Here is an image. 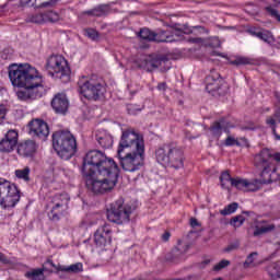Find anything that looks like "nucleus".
Instances as JSON below:
<instances>
[{"instance_id": "obj_1", "label": "nucleus", "mask_w": 280, "mask_h": 280, "mask_svg": "<svg viewBox=\"0 0 280 280\" xmlns=\"http://www.w3.org/2000/svg\"><path fill=\"white\" fill-rule=\"evenodd\" d=\"M9 80L14 89H23L16 92L21 102L34 100L36 95V73L30 63H11L9 66Z\"/></svg>"}, {"instance_id": "obj_2", "label": "nucleus", "mask_w": 280, "mask_h": 280, "mask_svg": "<svg viewBox=\"0 0 280 280\" xmlns=\"http://www.w3.org/2000/svg\"><path fill=\"white\" fill-rule=\"evenodd\" d=\"M115 170H119V166L115 162V160L106 156V153L100 150H91L89 151L84 159L82 165V175L89 174H106V172H112Z\"/></svg>"}, {"instance_id": "obj_3", "label": "nucleus", "mask_w": 280, "mask_h": 280, "mask_svg": "<svg viewBox=\"0 0 280 280\" xmlns=\"http://www.w3.org/2000/svg\"><path fill=\"white\" fill-rule=\"evenodd\" d=\"M103 178L95 177V173L83 175L85 179V187L95 196H104L108 191L115 189L119 180V168L114 171H106L105 174H98Z\"/></svg>"}, {"instance_id": "obj_4", "label": "nucleus", "mask_w": 280, "mask_h": 280, "mask_svg": "<svg viewBox=\"0 0 280 280\" xmlns=\"http://www.w3.org/2000/svg\"><path fill=\"white\" fill-rule=\"evenodd\" d=\"M155 159L160 165H170L174 170L185 167V151L176 142L164 143L155 150Z\"/></svg>"}, {"instance_id": "obj_5", "label": "nucleus", "mask_w": 280, "mask_h": 280, "mask_svg": "<svg viewBox=\"0 0 280 280\" xmlns=\"http://www.w3.org/2000/svg\"><path fill=\"white\" fill-rule=\"evenodd\" d=\"M52 148L63 161H69L78 152V140L69 130H57L51 136Z\"/></svg>"}, {"instance_id": "obj_6", "label": "nucleus", "mask_w": 280, "mask_h": 280, "mask_svg": "<svg viewBox=\"0 0 280 280\" xmlns=\"http://www.w3.org/2000/svg\"><path fill=\"white\" fill-rule=\"evenodd\" d=\"M78 92L85 100L91 102H104L106 100V83L102 82L97 77L82 75L77 83Z\"/></svg>"}, {"instance_id": "obj_7", "label": "nucleus", "mask_w": 280, "mask_h": 280, "mask_svg": "<svg viewBox=\"0 0 280 280\" xmlns=\"http://www.w3.org/2000/svg\"><path fill=\"white\" fill-rule=\"evenodd\" d=\"M46 69L52 78L61 80L63 84L71 80V68L61 55H52L47 59Z\"/></svg>"}, {"instance_id": "obj_8", "label": "nucleus", "mask_w": 280, "mask_h": 280, "mask_svg": "<svg viewBox=\"0 0 280 280\" xmlns=\"http://www.w3.org/2000/svg\"><path fill=\"white\" fill-rule=\"evenodd\" d=\"M133 211L135 207L125 203L124 198H119L107 209V220L118 225L128 224Z\"/></svg>"}, {"instance_id": "obj_9", "label": "nucleus", "mask_w": 280, "mask_h": 280, "mask_svg": "<svg viewBox=\"0 0 280 280\" xmlns=\"http://www.w3.org/2000/svg\"><path fill=\"white\" fill-rule=\"evenodd\" d=\"M145 150V140L140 132L135 129L124 130L118 143L117 153L119 152H137Z\"/></svg>"}, {"instance_id": "obj_10", "label": "nucleus", "mask_w": 280, "mask_h": 280, "mask_svg": "<svg viewBox=\"0 0 280 280\" xmlns=\"http://www.w3.org/2000/svg\"><path fill=\"white\" fill-rule=\"evenodd\" d=\"M117 159L125 172H139L145 165V150L118 152Z\"/></svg>"}, {"instance_id": "obj_11", "label": "nucleus", "mask_w": 280, "mask_h": 280, "mask_svg": "<svg viewBox=\"0 0 280 280\" xmlns=\"http://www.w3.org/2000/svg\"><path fill=\"white\" fill-rule=\"evenodd\" d=\"M21 200V191L16 185L0 177V205L2 209H13Z\"/></svg>"}, {"instance_id": "obj_12", "label": "nucleus", "mask_w": 280, "mask_h": 280, "mask_svg": "<svg viewBox=\"0 0 280 280\" xmlns=\"http://www.w3.org/2000/svg\"><path fill=\"white\" fill-rule=\"evenodd\" d=\"M266 156H268V154L262 153V156L258 155L254 158V165L259 170L260 178L252 182L247 180L245 191H259V189H261V185H270V183H272V177L268 174L270 166L266 163Z\"/></svg>"}, {"instance_id": "obj_13", "label": "nucleus", "mask_w": 280, "mask_h": 280, "mask_svg": "<svg viewBox=\"0 0 280 280\" xmlns=\"http://www.w3.org/2000/svg\"><path fill=\"white\" fill-rule=\"evenodd\" d=\"M206 91L210 93V95H226L229 92V86L222 80V77H220V73L212 69L210 71V74L206 77Z\"/></svg>"}, {"instance_id": "obj_14", "label": "nucleus", "mask_w": 280, "mask_h": 280, "mask_svg": "<svg viewBox=\"0 0 280 280\" xmlns=\"http://www.w3.org/2000/svg\"><path fill=\"white\" fill-rule=\"evenodd\" d=\"M67 205H69V195H67L66 192L55 195L49 203L51 209L48 213L49 220H51L52 222H58L60 218L65 215Z\"/></svg>"}, {"instance_id": "obj_15", "label": "nucleus", "mask_w": 280, "mask_h": 280, "mask_svg": "<svg viewBox=\"0 0 280 280\" xmlns=\"http://www.w3.org/2000/svg\"><path fill=\"white\" fill-rule=\"evenodd\" d=\"M113 242V229H110V224L105 223L101 225L94 232V244L96 248H104L108 246Z\"/></svg>"}, {"instance_id": "obj_16", "label": "nucleus", "mask_w": 280, "mask_h": 280, "mask_svg": "<svg viewBox=\"0 0 280 280\" xmlns=\"http://www.w3.org/2000/svg\"><path fill=\"white\" fill-rule=\"evenodd\" d=\"M19 147V131L10 129L0 140V152L2 154H11Z\"/></svg>"}, {"instance_id": "obj_17", "label": "nucleus", "mask_w": 280, "mask_h": 280, "mask_svg": "<svg viewBox=\"0 0 280 280\" xmlns=\"http://www.w3.org/2000/svg\"><path fill=\"white\" fill-rule=\"evenodd\" d=\"M50 106L58 115H67V110H69V98L67 97V94H55L50 102Z\"/></svg>"}, {"instance_id": "obj_18", "label": "nucleus", "mask_w": 280, "mask_h": 280, "mask_svg": "<svg viewBox=\"0 0 280 280\" xmlns=\"http://www.w3.org/2000/svg\"><path fill=\"white\" fill-rule=\"evenodd\" d=\"M264 154H267V156H265V163L269 167L268 175L272 177V174H275V172H277V166H275V163H272V160L276 161V163H280V153L279 152L272 153V151H270L269 149H262L255 156L264 158Z\"/></svg>"}, {"instance_id": "obj_19", "label": "nucleus", "mask_w": 280, "mask_h": 280, "mask_svg": "<svg viewBox=\"0 0 280 280\" xmlns=\"http://www.w3.org/2000/svg\"><path fill=\"white\" fill-rule=\"evenodd\" d=\"M189 250V245L183 243L182 241L177 242V246H175L165 257L166 261H171V264H178L180 259H183V255Z\"/></svg>"}, {"instance_id": "obj_20", "label": "nucleus", "mask_w": 280, "mask_h": 280, "mask_svg": "<svg viewBox=\"0 0 280 280\" xmlns=\"http://www.w3.org/2000/svg\"><path fill=\"white\" fill-rule=\"evenodd\" d=\"M16 152L20 156L30 158L34 156L36 152V140H25L23 142L18 143Z\"/></svg>"}, {"instance_id": "obj_21", "label": "nucleus", "mask_w": 280, "mask_h": 280, "mask_svg": "<svg viewBox=\"0 0 280 280\" xmlns=\"http://www.w3.org/2000/svg\"><path fill=\"white\" fill-rule=\"evenodd\" d=\"M95 139H96L98 145H101V148H103L104 150H108V149L113 148L114 139H113V136L108 131H106L104 129L96 130Z\"/></svg>"}, {"instance_id": "obj_22", "label": "nucleus", "mask_w": 280, "mask_h": 280, "mask_svg": "<svg viewBox=\"0 0 280 280\" xmlns=\"http://www.w3.org/2000/svg\"><path fill=\"white\" fill-rule=\"evenodd\" d=\"M174 36H180V34H178V30L158 31L155 33V43H174L176 42Z\"/></svg>"}, {"instance_id": "obj_23", "label": "nucleus", "mask_w": 280, "mask_h": 280, "mask_svg": "<svg viewBox=\"0 0 280 280\" xmlns=\"http://www.w3.org/2000/svg\"><path fill=\"white\" fill-rule=\"evenodd\" d=\"M247 34L250 36H255L256 38H259V40H262L264 43H267L270 45L275 38L272 37V33L268 30L252 27L247 30Z\"/></svg>"}, {"instance_id": "obj_24", "label": "nucleus", "mask_w": 280, "mask_h": 280, "mask_svg": "<svg viewBox=\"0 0 280 280\" xmlns=\"http://www.w3.org/2000/svg\"><path fill=\"white\" fill-rule=\"evenodd\" d=\"M51 85L49 84V82L43 79L40 72L36 71V97H45V95L49 93Z\"/></svg>"}, {"instance_id": "obj_25", "label": "nucleus", "mask_w": 280, "mask_h": 280, "mask_svg": "<svg viewBox=\"0 0 280 280\" xmlns=\"http://www.w3.org/2000/svg\"><path fill=\"white\" fill-rule=\"evenodd\" d=\"M60 21V14L54 11L39 12L36 15V23H58Z\"/></svg>"}, {"instance_id": "obj_26", "label": "nucleus", "mask_w": 280, "mask_h": 280, "mask_svg": "<svg viewBox=\"0 0 280 280\" xmlns=\"http://www.w3.org/2000/svg\"><path fill=\"white\" fill-rule=\"evenodd\" d=\"M113 13V8H110V4H98L92 10H88L84 12V14H88V16H108V14Z\"/></svg>"}, {"instance_id": "obj_27", "label": "nucleus", "mask_w": 280, "mask_h": 280, "mask_svg": "<svg viewBox=\"0 0 280 280\" xmlns=\"http://www.w3.org/2000/svg\"><path fill=\"white\" fill-rule=\"evenodd\" d=\"M280 124V108H277L271 116L266 118V125L271 128V132L276 139L280 140V136L277 133V125Z\"/></svg>"}, {"instance_id": "obj_28", "label": "nucleus", "mask_w": 280, "mask_h": 280, "mask_svg": "<svg viewBox=\"0 0 280 280\" xmlns=\"http://www.w3.org/2000/svg\"><path fill=\"white\" fill-rule=\"evenodd\" d=\"M37 128H36V137L40 141H47V137H49V125L47 121L37 118L36 119Z\"/></svg>"}, {"instance_id": "obj_29", "label": "nucleus", "mask_w": 280, "mask_h": 280, "mask_svg": "<svg viewBox=\"0 0 280 280\" xmlns=\"http://www.w3.org/2000/svg\"><path fill=\"white\" fill-rule=\"evenodd\" d=\"M209 130L212 137H217V139H220V137H222V130H226V120H224V118H221L214 121L210 126Z\"/></svg>"}, {"instance_id": "obj_30", "label": "nucleus", "mask_w": 280, "mask_h": 280, "mask_svg": "<svg viewBox=\"0 0 280 280\" xmlns=\"http://www.w3.org/2000/svg\"><path fill=\"white\" fill-rule=\"evenodd\" d=\"M57 272H70L72 275H78L84 272V265L82 262H75L70 266L58 265Z\"/></svg>"}, {"instance_id": "obj_31", "label": "nucleus", "mask_w": 280, "mask_h": 280, "mask_svg": "<svg viewBox=\"0 0 280 280\" xmlns=\"http://www.w3.org/2000/svg\"><path fill=\"white\" fill-rule=\"evenodd\" d=\"M138 38L144 40L145 43H155L156 32L150 31V28H141L138 33Z\"/></svg>"}, {"instance_id": "obj_32", "label": "nucleus", "mask_w": 280, "mask_h": 280, "mask_svg": "<svg viewBox=\"0 0 280 280\" xmlns=\"http://www.w3.org/2000/svg\"><path fill=\"white\" fill-rule=\"evenodd\" d=\"M233 180H235V178L231 177L229 171L223 172L220 176L222 189H229V183L231 184V187H233Z\"/></svg>"}, {"instance_id": "obj_33", "label": "nucleus", "mask_w": 280, "mask_h": 280, "mask_svg": "<svg viewBox=\"0 0 280 280\" xmlns=\"http://www.w3.org/2000/svg\"><path fill=\"white\" fill-rule=\"evenodd\" d=\"M258 255L259 254L257 252L250 253L243 264L244 268H257L259 262H255V257H257Z\"/></svg>"}, {"instance_id": "obj_34", "label": "nucleus", "mask_w": 280, "mask_h": 280, "mask_svg": "<svg viewBox=\"0 0 280 280\" xmlns=\"http://www.w3.org/2000/svg\"><path fill=\"white\" fill-rule=\"evenodd\" d=\"M30 167L26 166L22 170H16L15 171V176L16 178H20V180H24V183H30Z\"/></svg>"}, {"instance_id": "obj_35", "label": "nucleus", "mask_w": 280, "mask_h": 280, "mask_svg": "<svg viewBox=\"0 0 280 280\" xmlns=\"http://www.w3.org/2000/svg\"><path fill=\"white\" fill-rule=\"evenodd\" d=\"M267 272L271 277V279H277V277H280L279 264L271 262L269 266H267Z\"/></svg>"}, {"instance_id": "obj_36", "label": "nucleus", "mask_w": 280, "mask_h": 280, "mask_svg": "<svg viewBox=\"0 0 280 280\" xmlns=\"http://www.w3.org/2000/svg\"><path fill=\"white\" fill-rule=\"evenodd\" d=\"M247 183L248 179L236 177L232 179V187H235V189H238L240 191H246Z\"/></svg>"}, {"instance_id": "obj_37", "label": "nucleus", "mask_w": 280, "mask_h": 280, "mask_svg": "<svg viewBox=\"0 0 280 280\" xmlns=\"http://www.w3.org/2000/svg\"><path fill=\"white\" fill-rule=\"evenodd\" d=\"M24 130L28 137L34 139V137H36V118L31 119L30 122L25 126Z\"/></svg>"}, {"instance_id": "obj_38", "label": "nucleus", "mask_w": 280, "mask_h": 280, "mask_svg": "<svg viewBox=\"0 0 280 280\" xmlns=\"http://www.w3.org/2000/svg\"><path fill=\"white\" fill-rule=\"evenodd\" d=\"M154 69H159L161 65H165L170 59L165 55L152 56Z\"/></svg>"}, {"instance_id": "obj_39", "label": "nucleus", "mask_w": 280, "mask_h": 280, "mask_svg": "<svg viewBox=\"0 0 280 280\" xmlns=\"http://www.w3.org/2000/svg\"><path fill=\"white\" fill-rule=\"evenodd\" d=\"M237 207H240V205L237 202H232V203L228 205L223 210H220V214L221 215H231L232 213H235V211H237Z\"/></svg>"}, {"instance_id": "obj_40", "label": "nucleus", "mask_w": 280, "mask_h": 280, "mask_svg": "<svg viewBox=\"0 0 280 280\" xmlns=\"http://www.w3.org/2000/svg\"><path fill=\"white\" fill-rule=\"evenodd\" d=\"M54 268L58 272V265L54 264V260L47 259L44 264L42 269L45 270V272H48V275H51L54 272Z\"/></svg>"}, {"instance_id": "obj_41", "label": "nucleus", "mask_w": 280, "mask_h": 280, "mask_svg": "<svg viewBox=\"0 0 280 280\" xmlns=\"http://www.w3.org/2000/svg\"><path fill=\"white\" fill-rule=\"evenodd\" d=\"M231 65H234L235 67H242L244 65H253V59L248 57H237L235 60L231 61Z\"/></svg>"}, {"instance_id": "obj_42", "label": "nucleus", "mask_w": 280, "mask_h": 280, "mask_svg": "<svg viewBox=\"0 0 280 280\" xmlns=\"http://www.w3.org/2000/svg\"><path fill=\"white\" fill-rule=\"evenodd\" d=\"M246 218H244V215L242 214H238L230 220V224L231 226H234V229H240V226H242V224H244Z\"/></svg>"}, {"instance_id": "obj_43", "label": "nucleus", "mask_w": 280, "mask_h": 280, "mask_svg": "<svg viewBox=\"0 0 280 280\" xmlns=\"http://www.w3.org/2000/svg\"><path fill=\"white\" fill-rule=\"evenodd\" d=\"M142 69L145 71H154V61L152 59V56L147 57L142 63H141Z\"/></svg>"}, {"instance_id": "obj_44", "label": "nucleus", "mask_w": 280, "mask_h": 280, "mask_svg": "<svg viewBox=\"0 0 280 280\" xmlns=\"http://www.w3.org/2000/svg\"><path fill=\"white\" fill-rule=\"evenodd\" d=\"M84 34L91 40H97L100 38V33L95 28H85Z\"/></svg>"}, {"instance_id": "obj_45", "label": "nucleus", "mask_w": 280, "mask_h": 280, "mask_svg": "<svg viewBox=\"0 0 280 280\" xmlns=\"http://www.w3.org/2000/svg\"><path fill=\"white\" fill-rule=\"evenodd\" d=\"M265 10L272 19H276V21L280 23V14L279 11H277V9L269 5L266 7Z\"/></svg>"}, {"instance_id": "obj_46", "label": "nucleus", "mask_w": 280, "mask_h": 280, "mask_svg": "<svg viewBox=\"0 0 280 280\" xmlns=\"http://www.w3.org/2000/svg\"><path fill=\"white\" fill-rule=\"evenodd\" d=\"M231 266V261L223 259L220 262H218L217 265H214L213 270L214 272H220V270H224V268Z\"/></svg>"}, {"instance_id": "obj_47", "label": "nucleus", "mask_w": 280, "mask_h": 280, "mask_svg": "<svg viewBox=\"0 0 280 280\" xmlns=\"http://www.w3.org/2000/svg\"><path fill=\"white\" fill-rule=\"evenodd\" d=\"M5 117H8V107L3 104H0V126L5 124Z\"/></svg>"}, {"instance_id": "obj_48", "label": "nucleus", "mask_w": 280, "mask_h": 280, "mask_svg": "<svg viewBox=\"0 0 280 280\" xmlns=\"http://www.w3.org/2000/svg\"><path fill=\"white\" fill-rule=\"evenodd\" d=\"M224 145H226L228 148H231L233 145H242V143H240V141L231 136H229L225 141H224Z\"/></svg>"}, {"instance_id": "obj_49", "label": "nucleus", "mask_w": 280, "mask_h": 280, "mask_svg": "<svg viewBox=\"0 0 280 280\" xmlns=\"http://www.w3.org/2000/svg\"><path fill=\"white\" fill-rule=\"evenodd\" d=\"M60 0H46L42 2L37 8H55Z\"/></svg>"}, {"instance_id": "obj_50", "label": "nucleus", "mask_w": 280, "mask_h": 280, "mask_svg": "<svg viewBox=\"0 0 280 280\" xmlns=\"http://www.w3.org/2000/svg\"><path fill=\"white\" fill-rule=\"evenodd\" d=\"M268 231H271L268 226L256 228L254 231V237H259V235H264V233H268Z\"/></svg>"}, {"instance_id": "obj_51", "label": "nucleus", "mask_w": 280, "mask_h": 280, "mask_svg": "<svg viewBox=\"0 0 280 280\" xmlns=\"http://www.w3.org/2000/svg\"><path fill=\"white\" fill-rule=\"evenodd\" d=\"M36 4V0H20V5L25 7L27 5L28 8H34Z\"/></svg>"}, {"instance_id": "obj_52", "label": "nucleus", "mask_w": 280, "mask_h": 280, "mask_svg": "<svg viewBox=\"0 0 280 280\" xmlns=\"http://www.w3.org/2000/svg\"><path fill=\"white\" fill-rule=\"evenodd\" d=\"M36 280H47V277L45 276V270L36 269Z\"/></svg>"}, {"instance_id": "obj_53", "label": "nucleus", "mask_w": 280, "mask_h": 280, "mask_svg": "<svg viewBox=\"0 0 280 280\" xmlns=\"http://www.w3.org/2000/svg\"><path fill=\"white\" fill-rule=\"evenodd\" d=\"M188 43H192L195 45H200L201 43H205V39H202V37H190L188 39Z\"/></svg>"}, {"instance_id": "obj_54", "label": "nucleus", "mask_w": 280, "mask_h": 280, "mask_svg": "<svg viewBox=\"0 0 280 280\" xmlns=\"http://www.w3.org/2000/svg\"><path fill=\"white\" fill-rule=\"evenodd\" d=\"M237 247H238L237 244L229 245L228 247L224 248V253H231L233 250H237Z\"/></svg>"}, {"instance_id": "obj_55", "label": "nucleus", "mask_w": 280, "mask_h": 280, "mask_svg": "<svg viewBox=\"0 0 280 280\" xmlns=\"http://www.w3.org/2000/svg\"><path fill=\"white\" fill-rule=\"evenodd\" d=\"M189 224L192 229H196V226H200V222L196 218H190Z\"/></svg>"}, {"instance_id": "obj_56", "label": "nucleus", "mask_w": 280, "mask_h": 280, "mask_svg": "<svg viewBox=\"0 0 280 280\" xmlns=\"http://www.w3.org/2000/svg\"><path fill=\"white\" fill-rule=\"evenodd\" d=\"M25 277H27V279L36 280V269H33L32 271L26 272Z\"/></svg>"}, {"instance_id": "obj_57", "label": "nucleus", "mask_w": 280, "mask_h": 280, "mask_svg": "<svg viewBox=\"0 0 280 280\" xmlns=\"http://www.w3.org/2000/svg\"><path fill=\"white\" fill-rule=\"evenodd\" d=\"M0 261L1 264H10V259L3 253L0 252Z\"/></svg>"}, {"instance_id": "obj_58", "label": "nucleus", "mask_w": 280, "mask_h": 280, "mask_svg": "<svg viewBox=\"0 0 280 280\" xmlns=\"http://www.w3.org/2000/svg\"><path fill=\"white\" fill-rule=\"evenodd\" d=\"M170 237H172V234L170 232H164L162 234V241L163 242H170Z\"/></svg>"}, {"instance_id": "obj_59", "label": "nucleus", "mask_w": 280, "mask_h": 280, "mask_svg": "<svg viewBox=\"0 0 280 280\" xmlns=\"http://www.w3.org/2000/svg\"><path fill=\"white\" fill-rule=\"evenodd\" d=\"M158 91H167V83L165 82L159 83Z\"/></svg>"}, {"instance_id": "obj_60", "label": "nucleus", "mask_w": 280, "mask_h": 280, "mask_svg": "<svg viewBox=\"0 0 280 280\" xmlns=\"http://www.w3.org/2000/svg\"><path fill=\"white\" fill-rule=\"evenodd\" d=\"M195 30H200L201 33H203V34H209V30H207V28L203 27V26H195Z\"/></svg>"}, {"instance_id": "obj_61", "label": "nucleus", "mask_w": 280, "mask_h": 280, "mask_svg": "<svg viewBox=\"0 0 280 280\" xmlns=\"http://www.w3.org/2000/svg\"><path fill=\"white\" fill-rule=\"evenodd\" d=\"M27 23H36V16L32 15L26 19Z\"/></svg>"}, {"instance_id": "obj_62", "label": "nucleus", "mask_w": 280, "mask_h": 280, "mask_svg": "<svg viewBox=\"0 0 280 280\" xmlns=\"http://www.w3.org/2000/svg\"><path fill=\"white\" fill-rule=\"evenodd\" d=\"M209 264H211L210 259H206L201 262L202 268H205V266H209Z\"/></svg>"}, {"instance_id": "obj_63", "label": "nucleus", "mask_w": 280, "mask_h": 280, "mask_svg": "<svg viewBox=\"0 0 280 280\" xmlns=\"http://www.w3.org/2000/svg\"><path fill=\"white\" fill-rule=\"evenodd\" d=\"M273 3H276V5H280V0H273Z\"/></svg>"}, {"instance_id": "obj_64", "label": "nucleus", "mask_w": 280, "mask_h": 280, "mask_svg": "<svg viewBox=\"0 0 280 280\" xmlns=\"http://www.w3.org/2000/svg\"><path fill=\"white\" fill-rule=\"evenodd\" d=\"M273 280H280V276H278L277 278H273Z\"/></svg>"}]
</instances>
